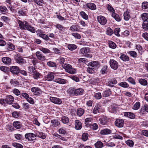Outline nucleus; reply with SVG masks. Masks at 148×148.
Segmentation results:
<instances>
[{
	"label": "nucleus",
	"mask_w": 148,
	"mask_h": 148,
	"mask_svg": "<svg viewBox=\"0 0 148 148\" xmlns=\"http://www.w3.org/2000/svg\"><path fill=\"white\" fill-rule=\"evenodd\" d=\"M18 23L21 29L28 30L32 33H35L36 30L34 27L28 25L27 21L23 22L20 20L18 21Z\"/></svg>",
	"instance_id": "1"
},
{
	"label": "nucleus",
	"mask_w": 148,
	"mask_h": 148,
	"mask_svg": "<svg viewBox=\"0 0 148 148\" xmlns=\"http://www.w3.org/2000/svg\"><path fill=\"white\" fill-rule=\"evenodd\" d=\"M84 91V90L81 88L75 89L73 88H71L69 90L68 92L71 94L77 95H82Z\"/></svg>",
	"instance_id": "2"
},
{
	"label": "nucleus",
	"mask_w": 148,
	"mask_h": 148,
	"mask_svg": "<svg viewBox=\"0 0 148 148\" xmlns=\"http://www.w3.org/2000/svg\"><path fill=\"white\" fill-rule=\"evenodd\" d=\"M62 66L67 72L70 74H74L76 73L75 69L73 68L70 64H62Z\"/></svg>",
	"instance_id": "3"
},
{
	"label": "nucleus",
	"mask_w": 148,
	"mask_h": 148,
	"mask_svg": "<svg viewBox=\"0 0 148 148\" xmlns=\"http://www.w3.org/2000/svg\"><path fill=\"white\" fill-rule=\"evenodd\" d=\"M81 53L83 54L86 57L91 58L92 54L90 53L89 48L87 47L82 48L80 49Z\"/></svg>",
	"instance_id": "4"
},
{
	"label": "nucleus",
	"mask_w": 148,
	"mask_h": 148,
	"mask_svg": "<svg viewBox=\"0 0 148 148\" xmlns=\"http://www.w3.org/2000/svg\"><path fill=\"white\" fill-rule=\"evenodd\" d=\"M14 58L16 62L20 64H23L26 62V61L19 54L15 55Z\"/></svg>",
	"instance_id": "5"
},
{
	"label": "nucleus",
	"mask_w": 148,
	"mask_h": 148,
	"mask_svg": "<svg viewBox=\"0 0 148 148\" xmlns=\"http://www.w3.org/2000/svg\"><path fill=\"white\" fill-rule=\"evenodd\" d=\"M109 64L111 68L114 70H116L119 67L118 63L114 59H110Z\"/></svg>",
	"instance_id": "6"
},
{
	"label": "nucleus",
	"mask_w": 148,
	"mask_h": 148,
	"mask_svg": "<svg viewBox=\"0 0 148 148\" xmlns=\"http://www.w3.org/2000/svg\"><path fill=\"white\" fill-rule=\"evenodd\" d=\"M29 71L30 73L33 75V77L35 79H38L40 78L41 75L39 72L36 71H34L33 68H30Z\"/></svg>",
	"instance_id": "7"
},
{
	"label": "nucleus",
	"mask_w": 148,
	"mask_h": 148,
	"mask_svg": "<svg viewBox=\"0 0 148 148\" xmlns=\"http://www.w3.org/2000/svg\"><path fill=\"white\" fill-rule=\"evenodd\" d=\"M97 19L98 22L101 25H105L107 22L106 18L102 16H98L97 17Z\"/></svg>",
	"instance_id": "8"
},
{
	"label": "nucleus",
	"mask_w": 148,
	"mask_h": 148,
	"mask_svg": "<svg viewBox=\"0 0 148 148\" xmlns=\"http://www.w3.org/2000/svg\"><path fill=\"white\" fill-rule=\"evenodd\" d=\"M25 137L28 141H32L35 139L36 134L32 133H27L25 134Z\"/></svg>",
	"instance_id": "9"
},
{
	"label": "nucleus",
	"mask_w": 148,
	"mask_h": 148,
	"mask_svg": "<svg viewBox=\"0 0 148 148\" xmlns=\"http://www.w3.org/2000/svg\"><path fill=\"white\" fill-rule=\"evenodd\" d=\"M31 90L34 95H39L42 92L40 88L37 87H33L31 88Z\"/></svg>",
	"instance_id": "10"
},
{
	"label": "nucleus",
	"mask_w": 148,
	"mask_h": 148,
	"mask_svg": "<svg viewBox=\"0 0 148 148\" xmlns=\"http://www.w3.org/2000/svg\"><path fill=\"white\" fill-rule=\"evenodd\" d=\"M49 99L51 102L56 104H60L62 103L61 99L56 97H51Z\"/></svg>",
	"instance_id": "11"
},
{
	"label": "nucleus",
	"mask_w": 148,
	"mask_h": 148,
	"mask_svg": "<svg viewBox=\"0 0 148 148\" xmlns=\"http://www.w3.org/2000/svg\"><path fill=\"white\" fill-rule=\"evenodd\" d=\"M124 124V121L123 119H118L115 122V125L119 127H123Z\"/></svg>",
	"instance_id": "12"
},
{
	"label": "nucleus",
	"mask_w": 148,
	"mask_h": 148,
	"mask_svg": "<svg viewBox=\"0 0 148 148\" xmlns=\"http://www.w3.org/2000/svg\"><path fill=\"white\" fill-rule=\"evenodd\" d=\"M14 97L10 95L7 96L5 99V102L9 104H12L14 101Z\"/></svg>",
	"instance_id": "13"
},
{
	"label": "nucleus",
	"mask_w": 148,
	"mask_h": 148,
	"mask_svg": "<svg viewBox=\"0 0 148 148\" xmlns=\"http://www.w3.org/2000/svg\"><path fill=\"white\" fill-rule=\"evenodd\" d=\"M108 121V118L106 116H103L99 119L98 122L99 123L105 125L106 124Z\"/></svg>",
	"instance_id": "14"
},
{
	"label": "nucleus",
	"mask_w": 148,
	"mask_h": 148,
	"mask_svg": "<svg viewBox=\"0 0 148 148\" xmlns=\"http://www.w3.org/2000/svg\"><path fill=\"white\" fill-rule=\"evenodd\" d=\"M36 55L37 59L39 60L43 61L45 60V56L40 51H37L36 53Z\"/></svg>",
	"instance_id": "15"
},
{
	"label": "nucleus",
	"mask_w": 148,
	"mask_h": 148,
	"mask_svg": "<svg viewBox=\"0 0 148 148\" xmlns=\"http://www.w3.org/2000/svg\"><path fill=\"white\" fill-rule=\"evenodd\" d=\"M75 128L76 130L81 129L82 127V124L81 121L78 120H76L75 121Z\"/></svg>",
	"instance_id": "16"
},
{
	"label": "nucleus",
	"mask_w": 148,
	"mask_h": 148,
	"mask_svg": "<svg viewBox=\"0 0 148 148\" xmlns=\"http://www.w3.org/2000/svg\"><path fill=\"white\" fill-rule=\"evenodd\" d=\"M10 71L13 74H17L19 72V68L16 66L11 67L10 68Z\"/></svg>",
	"instance_id": "17"
},
{
	"label": "nucleus",
	"mask_w": 148,
	"mask_h": 148,
	"mask_svg": "<svg viewBox=\"0 0 148 148\" xmlns=\"http://www.w3.org/2000/svg\"><path fill=\"white\" fill-rule=\"evenodd\" d=\"M124 115L131 119H134L135 117V115L131 112H126L124 113Z\"/></svg>",
	"instance_id": "18"
},
{
	"label": "nucleus",
	"mask_w": 148,
	"mask_h": 148,
	"mask_svg": "<svg viewBox=\"0 0 148 148\" xmlns=\"http://www.w3.org/2000/svg\"><path fill=\"white\" fill-rule=\"evenodd\" d=\"M142 8L143 11L145 12H148V2L144 1L142 3Z\"/></svg>",
	"instance_id": "19"
},
{
	"label": "nucleus",
	"mask_w": 148,
	"mask_h": 148,
	"mask_svg": "<svg viewBox=\"0 0 148 148\" xmlns=\"http://www.w3.org/2000/svg\"><path fill=\"white\" fill-rule=\"evenodd\" d=\"M101 111V106L99 104H97L94 107L93 110V113L94 114H97Z\"/></svg>",
	"instance_id": "20"
},
{
	"label": "nucleus",
	"mask_w": 148,
	"mask_h": 148,
	"mask_svg": "<svg viewBox=\"0 0 148 148\" xmlns=\"http://www.w3.org/2000/svg\"><path fill=\"white\" fill-rule=\"evenodd\" d=\"M66 81V79L60 78L54 79L53 80L54 82L61 84H65Z\"/></svg>",
	"instance_id": "21"
},
{
	"label": "nucleus",
	"mask_w": 148,
	"mask_h": 148,
	"mask_svg": "<svg viewBox=\"0 0 148 148\" xmlns=\"http://www.w3.org/2000/svg\"><path fill=\"white\" fill-rule=\"evenodd\" d=\"M112 132L111 130L106 128L101 130L100 131V133L102 135L109 134Z\"/></svg>",
	"instance_id": "22"
},
{
	"label": "nucleus",
	"mask_w": 148,
	"mask_h": 148,
	"mask_svg": "<svg viewBox=\"0 0 148 148\" xmlns=\"http://www.w3.org/2000/svg\"><path fill=\"white\" fill-rule=\"evenodd\" d=\"M117 83V81L114 79H113L111 81H108L107 83V85L110 87H112Z\"/></svg>",
	"instance_id": "23"
},
{
	"label": "nucleus",
	"mask_w": 148,
	"mask_h": 148,
	"mask_svg": "<svg viewBox=\"0 0 148 148\" xmlns=\"http://www.w3.org/2000/svg\"><path fill=\"white\" fill-rule=\"evenodd\" d=\"M36 137V136L42 139H45L46 138L45 134L42 132H35Z\"/></svg>",
	"instance_id": "24"
},
{
	"label": "nucleus",
	"mask_w": 148,
	"mask_h": 148,
	"mask_svg": "<svg viewBox=\"0 0 148 148\" xmlns=\"http://www.w3.org/2000/svg\"><path fill=\"white\" fill-rule=\"evenodd\" d=\"M111 94V91L110 89H107L103 91L102 94L103 96L106 97L109 96Z\"/></svg>",
	"instance_id": "25"
},
{
	"label": "nucleus",
	"mask_w": 148,
	"mask_h": 148,
	"mask_svg": "<svg viewBox=\"0 0 148 148\" xmlns=\"http://www.w3.org/2000/svg\"><path fill=\"white\" fill-rule=\"evenodd\" d=\"M54 77V73L52 72H50L48 73L46 78L47 80L50 81L52 80Z\"/></svg>",
	"instance_id": "26"
},
{
	"label": "nucleus",
	"mask_w": 148,
	"mask_h": 148,
	"mask_svg": "<svg viewBox=\"0 0 148 148\" xmlns=\"http://www.w3.org/2000/svg\"><path fill=\"white\" fill-rule=\"evenodd\" d=\"M86 6L90 9L92 10H95L97 8L96 5L94 3H87Z\"/></svg>",
	"instance_id": "27"
},
{
	"label": "nucleus",
	"mask_w": 148,
	"mask_h": 148,
	"mask_svg": "<svg viewBox=\"0 0 148 148\" xmlns=\"http://www.w3.org/2000/svg\"><path fill=\"white\" fill-rule=\"evenodd\" d=\"M120 58L124 61L126 62L129 60V58L128 56L123 53H121Z\"/></svg>",
	"instance_id": "28"
},
{
	"label": "nucleus",
	"mask_w": 148,
	"mask_h": 148,
	"mask_svg": "<svg viewBox=\"0 0 148 148\" xmlns=\"http://www.w3.org/2000/svg\"><path fill=\"white\" fill-rule=\"evenodd\" d=\"M2 61L5 64H10L11 62V59L8 57H4L2 58Z\"/></svg>",
	"instance_id": "29"
},
{
	"label": "nucleus",
	"mask_w": 148,
	"mask_h": 148,
	"mask_svg": "<svg viewBox=\"0 0 148 148\" xmlns=\"http://www.w3.org/2000/svg\"><path fill=\"white\" fill-rule=\"evenodd\" d=\"M13 126L17 129H20L22 127V125L21 123L18 121H14L13 123Z\"/></svg>",
	"instance_id": "30"
},
{
	"label": "nucleus",
	"mask_w": 148,
	"mask_h": 148,
	"mask_svg": "<svg viewBox=\"0 0 148 148\" xmlns=\"http://www.w3.org/2000/svg\"><path fill=\"white\" fill-rule=\"evenodd\" d=\"M127 53L130 56L134 58H136L137 57V53L135 51H129L127 52Z\"/></svg>",
	"instance_id": "31"
},
{
	"label": "nucleus",
	"mask_w": 148,
	"mask_h": 148,
	"mask_svg": "<svg viewBox=\"0 0 148 148\" xmlns=\"http://www.w3.org/2000/svg\"><path fill=\"white\" fill-rule=\"evenodd\" d=\"M139 83L143 86H146L147 85V81L145 79L139 78L138 79Z\"/></svg>",
	"instance_id": "32"
},
{
	"label": "nucleus",
	"mask_w": 148,
	"mask_h": 148,
	"mask_svg": "<svg viewBox=\"0 0 148 148\" xmlns=\"http://www.w3.org/2000/svg\"><path fill=\"white\" fill-rule=\"evenodd\" d=\"M90 66L93 67V69L99 66V64L98 62L97 61H93L89 64Z\"/></svg>",
	"instance_id": "33"
},
{
	"label": "nucleus",
	"mask_w": 148,
	"mask_h": 148,
	"mask_svg": "<svg viewBox=\"0 0 148 148\" xmlns=\"http://www.w3.org/2000/svg\"><path fill=\"white\" fill-rule=\"evenodd\" d=\"M124 18L125 20L128 21L130 18V16L129 13L128 12H125L123 14Z\"/></svg>",
	"instance_id": "34"
},
{
	"label": "nucleus",
	"mask_w": 148,
	"mask_h": 148,
	"mask_svg": "<svg viewBox=\"0 0 148 148\" xmlns=\"http://www.w3.org/2000/svg\"><path fill=\"white\" fill-rule=\"evenodd\" d=\"M140 16L142 20L144 21H147V20H148V13H143L141 14Z\"/></svg>",
	"instance_id": "35"
},
{
	"label": "nucleus",
	"mask_w": 148,
	"mask_h": 148,
	"mask_svg": "<svg viewBox=\"0 0 148 148\" xmlns=\"http://www.w3.org/2000/svg\"><path fill=\"white\" fill-rule=\"evenodd\" d=\"M84 112V110L82 108H79L77 110V115L80 116L82 115Z\"/></svg>",
	"instance_id": "36"
},
{
	"label": "nucleus",
	"mask_w": 148,
	"mask_h": 148,
	"mask_svg": "<svg viewBox=\"0 0 148 148\" xmlns=\"http://www.w3.org/2000/svg\"><path fill=\"white\" fill-rule=\"evenodd\" d=\"M112 17H113L116 21L119 22L121 21V18L118 14L114 12L112 13Z\"/></svg>",
	"instance_id": "37"
},
{
	"label": "nucleus",
	"mask_w": 148,
	"mask_h": 148,
	"mask_svg": "<svg viewBox=\"0 0 148 148\" xmlns=\"http://www.w3.org/2000/svg\"><path fill=\"white\" fill-rule=\"evenodd\" d=\"M52 125L53 127H57L60 125L59 122L57 120L54 119L51 121Z\"/></svg>",
	"instance_id": "38"
},
{
	"label": "nucleus",
	"mask_w": 148,
	"mask_h": 148,
	"mask_svg": "<svg viewBox=\"0 0 148 148\" xmlns=\"http://www.w3.org/2000/svg\"><path fill=\"white\" fill-rule=\"evenodd\" d=\"M95 146L96 148H101L103 147V143L100 141H97L95 143Z\"/></svg>",
	"instance_id": "39"
},
{
	"label": "nucleus",
	"mask_w": 148,
	"mask_h": 148,
	"mask_svg": "<svg viewBox=\"0 0 148 148\" xmlns=\"http://www.w3.org/2000/svg\"><path fill=\"white\" fill-rule=\"evenodd\" d=\"M39 49L44 53H50V51L49 49L42 47H40Z\"/></svg>",
	"instance_id": "40"
},
{
	"label": "nucleus",
	"mask_w": 148,
	"mask_h": 148,
	"mask_svg": "<svg viewBox=\"0 0 148 148\" xmlns=\"http://www.w3.org/2000/svg\"><path fill=\"white\" fill-rule=\"evenodd\" d=\"M54 26L58 28L59 30L64 32L65 30V28L63 27L62 25L58 24L54 25Z\"/></svg>",
	"instance_id": "41"
},
{
	"label": "nucleus",
	"mask_w": 148,
	"mask_h": 148,
	"mask_svg": "<svg viewBox=\"0 0 148 148\" xmlns=\"http://www.w3.org/2000/svg\"><path fill=\"white\" fill-rule=\"evenodd\" d=\"M77 46L75 44H69L68 45V48L70 50L73 51L76 49Z\"/></svg>",
	"instance_id": "42"
},
{
	"label": "nucleus",
	"mask_w": 148,
	"mask_h": 148,
	"mask_svg": "<svg viewBox=\"0 0 148 148\" xmlns=\"http://www.w3.org/2000/svg\"><path fill=\"white\" fill-rule=\"evenodd\" d=\"M140 106V102L138 101L132 107V108L134 110H137L139 108Z\"/></svg>",
	"instance_id": "43"
},
{
	"label": "nucleus",
	"mask_w": 148,
	"mask_h": 148,
	"mask_svg": "<svg viewBox=\"0 0 148 148\" xmlns=\"http://www.w3.org/2000/svg\"><path fill=\"white\" fill-rule=\"evenodd\" d=\"M62 122L64 124H66L69 122V119L66 116H62L61 118Z\"/></svg>",
	"instance_id": "44"
},
{
	"label": "nucleus",
	"mask_w": 148,
	"mask_h": 148,
	"mask_svg": "<svg viewBox=\"0 0 148 148\" xmlns=\"http://www.w3.org/2000/svg\"><path fill=\"white\" fill-rule=\"evenodd\" d=\"M8 10L6 7L4 5L0 6V12L3 13L7 12Z\"/></svg>",
	"instance_id": "45"
},
{
	"label": "nucleus",
	"mask_w": 148,
	"mask_h": 148,
	"mask_svg": "<svg viewBox=\"0 0 148 148\" xmlns=\"http://www.w3.org/2000/svg\"><path fill=\"white\" fill-rule=\"evenodd\" d=\"M118 85L124 88H127L129 87V85L125 82H121L119 83Z\"/></svg>",
	"instance_id": "46"
},
{
	"label": "nucleus",
	"mask_w": 148,
	"mask_h": 148,
	"mask_svg": "<svg viewBox=\"0 0 148 148\" xmlns=\"http://www.w3.org/2000/svg\"><path fill=\"white\" fill-rule=\"evenodd\" d=\"M113 33L112 30L110 27L107 28L106 34L109 36H111Z\"/></svg>",
	"instance_id": "47"
},
{
	"label": "nucleus",
	"mask_w": 148,
	"mask_h": 148,
	"mask_svg": "<svg viewBox=\"0 0 148 148\" xmlns=\"http://www.w3.org/2000/svg\"><path fill=\"white\" fill-rule=\"evenodd\" d=\"M143 28L145 30H148V21H144L143 24Z\"/></svg>",
	"instance_id": "48"
},
{
	"label": "nucleus",
	"mask_w": 148,
	"mask_h": 148,
	"mask_svg": "<svg viewBox=\"0 0 148 148\" xmlns=\"http://www.w3.org/2000/svg\"><path fill=\"white\" fill-rule=\"evenodd\" d=\"M10 83L12 85L14 86H15L17 85H18L19 82H18L15 79H12L10 81Z\"/></svg>",
	"instance_id": "49"
},
{
	"label": "nucleus",
	"mask_w": 148,
	"mask_h": 148,
	"mask_svg": "<svg viewBox=\"0 0 148 148\" xmlns=\"http://www.w3.org/2000/svg\"><path fill=\"white\" fill-rule=\"evenodd\" d=\"M82 17L84 19L87 20L88 18V16L86 13L83 11H81L80 13Z\"/></svg>",
	"instance_id": "50"
},
{
	"label": "nucleus",
	"mask_w": 148,
	"mask_h": 148,
	"mask_svg": "<svg viewBox=\"0 0 148 148\" xmlns=\"http://www.w3.org/2000/svg\"><path fill=\"white\" fill-rule=\"evenodd\" d=\"M108 44L110 47L112 49H115L116 47V44L112 41H109Z\"/></svg>",
	"instance_id": "51"
},
{
	"label": "nucleus",
	"mask_w": 148,
	"mask_h": 148,
	"mask_svg": "<svg viewBox=\"0 0 148 148\" xmlns=\"http://www.w3.org/2000/svg\"><path fill=\"white\" fill-rule=\"evenodd\" d=\"M40 35V37L42 38L45 40L47 41L50 40V38L48 35L43 33Z\"/></svg>",
	"instance_id": "52"
},
{
	"label": "nucleus",
	"mask_w": 148,
	"mask_h": 148,
	"mask_svg": "<svg viewBox=\"0 0 148 148\" xmlns=\"http://www.w3.org/2000/svg\"><path fill=\"white\" fill-rule=\"evenodd\" d=\"M148 113V105L147 104H145L144 106L143 109L141 108L140 111V112H143L144 110Z\"/></svg>",
	"instance_id": "53"
},
{
	"label": "nucleus",
	"mask_w": 148,
	"mask_h": 148,
	"mask_svg": "<svg viewBox=\"0 0 148 148\" xmlns=\"http://www.w3.org/2000/svg\"><path fill=\"white\" fill-rule=\"evenodd\" d=\"M14 137L16 139L20 140L22 139L23 138L22 135L19 134H14Z\"/></svg>",
	"instance_id": "54"
},
{
	"label": "nucleus",
	"mask_w": 148,
	"mask_h": 148,
	"mask_svg": "<svg viewBox=\"0 0 148 148\" xmlns=\"http://www.w3.org/2000/svg\"><path fill=\"white\" fill-rule=\"evenodd\" d=\"M126 143L130 147H133L134 145V142L132 140H127L126 141Z\"/></svg>",
	"instance_id": "55"
},
{
	"label": "nucleus",
	"mask_w": 148,
	"mask_h": 148,
	"mask_svg": "<svg viewBox=\"0 0 148 148\" xmlns=\"http://www.w3.org/2000/svg\"><path fill=\"white\" fill-rule=\"evenodd\" d=\"M108 66L106 65L104 66L102 68L101 71V73L102 74H104L106 73L107 70Z\"/></svg>",
	"instance_id": "56"
},
{
	"label": "nucleus",
	"mask_w": 148,
	"mask_h": 148,
	"mask_svg": "<svg viewBox=\"0 0 148 148\" xmlns=\"http://www.w3.org/2000/svg\"><path fill=\"white\" fill-rule=\"evenodd\" d=\"M58 132L60 134L64 135L66 133V131L65 129L60 128L58 129Z\"/></svg>",
	"instance_id": "57"
},
{
	"label": "nucleus",
	"mask_w": 148,
	"mask_h": 148,
	"mask_svg": "<svg viewBox=\"0 0 148 148\" xmlns=\"http://www.w3.org/2000/svg\"><path fill=\"white\" fill-rule=\"evenodd\" d=\"M120 32V28L119 27H117L114 30V32L113 33H114V34L115 35L119 36H120V34L119 33Z\"/></svg>",
	"instance_id": "58"
},
{
	"label": "nucleus",
	"mask_w": 148,
	"mask_h": 148,
	"mask_svg": "<svg viewBox=\"0 0 148 148\" xmlns=\"http://www.w3.org/2000/svg\"><path fill=\"white\" fill-rule=\"evenodd\" d=\"M12 145L14 147L16 148H23V146L20 144L14 143H12Z\"/></svg>",
	"instance_id": "59"
},
{
	"label": "nucleus",
	"mask_w": 148,
	"mask_h": 148,
	"mask_svg": "<svg viewBox=\"0 0 148 148\" xmlns=\"http://www.w3.org/2000/svg\"><path fill=\"white\" fill-rule=\"evenodd\" d=\"M95 98L97 99H99L101 98L102 96L100 92L95 93L94 95Z\"/></svg>",
	"instance_id": "60"
},
{
	"label": "nucleus",
	"mask_w": 148,
	"mask_h": 148,
	"mask_svg": "<svg viewBox=\"0 0 148 148\" xmlns=\"http://www.w3.org/2000/svg\"><path fill=\"white\" fill-rule=\"evenodd\" d=\"M82 140L84 141H86L88 138V134L86 133H84L82 134Z\"/></svg>",
	"instance_id": "61"
},
{
	"label": "nucleus",
	"mask_w": 148,
	"mask_h": 148,
	"mask_svg": "<svg viewBox=\"0 0 148 148\" xmlns=\"http://www.w3.org/2000/svg\"><path fill=\"white\" fill-rule=\"evenodd\" d=\"M72 35L76 38L79 39L81 38V35L78 33H73L72 34Z\"/></svg>",
	"instance_id": "62"
},
{
	"label": "nucleus",
	"mask_w": 148,
	"mask_h": 148,
	"mask_svg": "<svg viewBox=\"0 0 148 148\" xmlns=\"http://www.w3.org/2000/svg\"><path fill=\"white\" fill-rule=\"evenodd\" d=\"M98 125L96 123H94L90 126V128L94 130H96L98 128Z\"/></svg>",
	"instance_id": "63"
},
{
	"label": "nucleus",
	"mask_w": 148,
	"mask_h": 148,
	"mask_svg": "<svg viewBox=\"0 0 148 148\" xmlns=\"http://www.w3.org/2000/svg\"><path fill=\"white\" fill-rule=\"evenodd\" d=\"M47 64L48 66L51 67H55L56 66V64L55 63L51 61L48 62H47Z\"/></svg>",
	"instance_id": "64"
}]
</instances>
